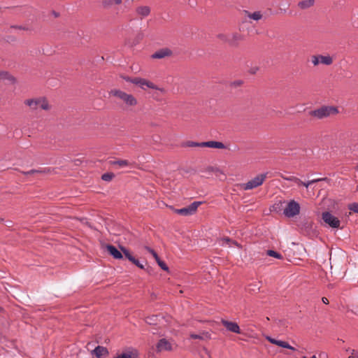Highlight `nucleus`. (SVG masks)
Returning a JSON list of instances; mask_svg holds the SVG:
<instances>
[{
	"instance_id": "28",
	"label": "nucleus",
	"mask_w": 358,
	"mask_h": 358,
	"mask_svg": "<svg viewBox=\"0 0 358 358\" xmlns=\"http://www.w3.org/2000/svg\"><path fill=\"white\" fill-rule=\"evenodd\" d=\"M121 250L122 253L124 255L126 258H127L130 262L134 260V257L132 256V255L130 253V252L125 248L122 247Z\"/></svg>"
},
{
	"instance_id": "25",
	"label": "nucleus",
	"mask_w": 358,
	"mask_h": 358,
	"mask_svg": "<svg viewBox=\"0 0 358 358\" xmlns=\"http://www.w3.org/2000/svg\"><path fill=\"white\" fill-rule=\"evenodd\" d=\"M115 358H137L135 355L131 351L123 352L120 354H118Z\"/></svg>"
},
{
	"instance_id": "35",
	"label": "nucleus",
	"mask_w": 358,
	"mask_h": 358,
	"mask_svg": "<svg viewBox=\"0 0 358 358\" xmlns=\"http://www.w3.org/2000/svg\"><path fill=\"white\" fill-rule=\"evenodd\" d=\"M347 352L350 353L349 358H358V351L355 350L348 349Z\"/></svg>"
},
{
	"instance_id": "33",
	"label": "nucleus",
	"mask_w": 358,
	"mask_h": 358,
	"mask_svg": "<svg viewBox=\"0 0 358 358\" xmlns=\"http://www.w3.org/2000/svg\"><path fill=\"white\" fill-rule=\"evenodd\" d=\"M156 262H157L158 265L160 266V268L164 270V271H168L169 268L168 266H166V263L163 261H162L160 259V258H159L158 259L156 260Z\"/></svg>"
},
{
	"instance_id": "3",
	"label": "nucleus",
	"mask_w": 358,
	"mask_h": 358,
	"mask_svg": "<svg viewBox=\"0 0 358 358\" xmlns=\"http://www.w3.org/2000/svg\"><path fill=\"white\" fill-rule=\"evenodd\" d=\"M337 113L338 110L335 107H322L317 110L312 111L311 115L319 119H322L329 116L331 114H336Z\"/></svg>"
},
{
	"instance_id": "2",
	"label": "nucleus",
	"mask_w": 358,
	"mask_h": 358,
	"mask_svg": "<svg viewBox=\"0 0 358 358\" xmlns=\"http://www.w3.org/2000/svg\"><path fill=\"white\" fill-rule=\"evenodd\" d=\"M267 173L257 175L248 182L243 184L244 190H250L262 185L266 178Z\"/></svg>"
},
{
	"instance_id": "36",
	"label": "nucleus",
	"mask_w": 358,
	"mask_h": 358,
	"mask_svg": "<svg viewBox=\"0 0 358 358\" xmlns=\"http://www.w3.org/2000/svg\"><path fill=\"white\" fill-rule=\"evenodd\" d=\"M186 145L189 146V147H203L201 145V143H197V142H194V141H188L186 143Z\"/></svg>"
},
{
	"instance_id": "31",
	"label": "nucleus",
	"mask_w": 358,
	"mask_h": 358,
	"mask_svg": "<svg viewBox=\"0 0 358 358\" xmlns=\"http://www.w3.org/2000/svg\"><path fill=\"white\" fill-rule=\"evenodd\" d=\"M284 179L286 180H288V181L294 182L298 185H300V184L302 183V181L300 179H299L296 177H294V176L284 178Z\"/></svg>"
},
{
	"instance_id": "19",
	"label": "nucleus",
	"mask_w": 358,
	"mask_h": 358,
	"mask_svg": "<svg viewBox=\"0 0 358 358\" xmlns=\"http://www.w3.org/2000/svg\"><path fill=\"white\" fill-rule=\"evenodd\" d=\"M246 16L251 20L258 21L263 17L261 11H255L254 13H250L249 11L245 10Z\"/></svg>"
},
{
	"instance_id": "16",
	"label": "nucleus",
	"mask_w": 358,
	"mask_h": 358,
	"mask_svg": "<svg viewBox=\"0 0 358 358\" xmlns=\"http://www.w3.org/2000/svg\"><path fill=\"white\" fill-rule=\"evenodd\" d=\"M190 338L192 339H199L201 341L209 340L211 338L210 334L208 331H202L199 334H190Z\"/></svg>"
},
{
	"instance_id": "12",
	"label": "nucleus",
	"mask_w": 358,
	"mask_h": 358,
	"mask_svg": "<svg viewBox=\"0 0 358 358\" xmlns=\"http://www.w3.org/2000/svg\"><path fill=\"white\" fill-rule=\"evenodd\" d=\"M172 52L169 48H162L157 51H156L152 55V57L154 59H162L166 57H169L171 55Z\"/></svg>"
},
{
	"instance_id": "46",
	"label": "nucleus",
	"mask_w": 358,
	"mask_h": 358,
	"mask_svg": "<svg viewBox=\"0 0 358 358\" xmlns=\"http://www.w3.org/2000/svg\"><path fill=\"white\" fill-rule=\"evenodd\" d=\"M203 350H204L205 353H206L208 357H210V352H209V351H208L206 348H204V349H203Z\"/></svg>"
},
{
	"instance_id": "6",
	"label": "nucleus",
	"mask_w": 358,
	"mask_h": 358,
	"mask_svg": "<svg viewBox=\"0 0 358 358\" xmlns=\"http://www.w3.org/2000/svg\"><path fill=\"white\" fill-rule=\"evenodd\" d=\"M322 220L323 221L327 224L331 228H339L341 224V221L334 215H332L329 212H324L322 213Z\"/></svg>"
},
{
	"instance_id": "17",
	"label": "nucleus",
	"mask_w": 358,
	"mask_h": 358,
	"mask_svg": "<svg viewBox=\"0 0 358 358\" xmlns=\"http://www.w3.org/2000/svg\"><path fill=\"white\" fill-rule=\"evenodd\" d=\"M241 39V36L238 33H232L229 34L227 38L224 39V42H227L231 45H234L238 41Z\"/></svg>"
},
{
	"instance_id": "30",
	"label": "nucleus",
	"mask_w": 358,
	"mask_h": 358,
	"mask_svg": "<svg viewBox=\"0 0 358 358\" xmlns=\"http://www.w3.org/2000/svg\"><path fill=\"white\" fill-rule=\"evenodd\" d=\"M114 177V174L112 173H103L101 176V179L104 181L109 182Z\"/></svg>"
},
{
	"instance_id": "21",
	"label": "nucleus",
	"mask_w": 358,
	"mask_h": 358,
	"mask_svg": "<svg viewBox=\"0 0 358 358\" xmlns=\"http://www.w3.org/2000/svg\"><path fill=\"white\" fill-rule=\"evenodd\" d=\"M161 320L162 317H160L159 315H155L150 317H148L145 319V322L150 325H155L158 324V322H159Z\"/></svg>"
},
{
	"instance_id": "13",
	"label": "nucleus",
	"mask_w": 358,
	"mask_h": 358,
	"mask_svg": "<svg viewBox=\"0 0 358 358\" xmlns=\"http://www.w3.org/2000/svg\"><path fill=\"white\" fill-rule=\"evenodd\" d=\"M201 145L203 147H208L212 148H218V149H224L225 148V145L222 142L210 141L206 142H201Z\"/></svg>"
},
{
	"instance_id": "20",
	"label": "nucleus",
	"mask_w": 358,
	"mask_h": 358,
	"mask_svg": "<svg viewBox=\"0 0 358 358\" xmlns=\"http://www.w3.org/2000/svg\"><path fill=\"white\" fill-rule=\"evenodd\" d=\"M136 13L141 17H146L150 13V9L148 6H140L136 8Z\"/></svg>"
},
{
	"instance_id": "9",
	"label": "nucleus",
	"mask_w": 358,
	"mask_h": 358,
	"mask_svg": "<svg viewBox=\"0 0 358 358\" xmlns=\"http://www.w3.org/2000/svg\"><path fill=\"white\" fill-rule=\"evenodd\" d=\"M157 351H171L172 350L171 343L165 338L160 339L157 344Z\"/></svg>"
},
{
	"instance_id": "7",
	"label": "nucleus",
	"mask_w": 358,
	"mask_h": 358,
	"mask_svg": "<svg viewBox=\"0 0 358 358\" xmlns=\"http://www.w3.org/2000/svg\"><path fill=\"white\" fill-rule=\"evenodd\" d=\"M25 103L33 110L38 108L48 110L49 108L48 102L45 99H27Z\"/></svg>"
},
{
	"instance_id": "42",
	"label": "nucleus",
	"mask_w": 358,
	"mask_h": 358,
	"mask_svg": "<svg viewBox=\"0 0 358 358\" xmlns=\"http://www.w3.org/2000/svg\"><path fill=\"white\" fill-rule=\"evenodd\" d=\"M300 185H303L306 188H308L310 185V183H309V181H308L306 182L302 181V183H301Z\"/></svg>"
},
{
	"instance_id": "1",
	"label": "nucleus",
	"mask_w": 358,
	"mask_h": 358,
	"mask_svg": "<svg viewBox=\"0 0 358 358\" xmlns=\"http://www.w3.org/2000/svg\"><path fill=\"white\" fill-rule=\"evenodd\" d=\"M110 94L119 99L128 106H134L137 104V100L132 94H127L120 90H112Z\"/></svg>"
},
{
	"instance_id": "44",
	"label": "nucleus",
	"mask_w": 358,
	"mask_h": 358,
	"mask_svg": "<svg viewBox=\"0 0 358 358\" xmlns=\"http://www.w3.org/2000/svg\"><path fill=\"white\" fill-rule=\"evenodd\" d=\"M322 301L324 303V304H328L329 303V300L326 297H322Z\"/></svg>"
},
{
	"instance_id": "14",
	"label": "nucleus",
	"mask_w": 358,
	"mask_h": 358,
	"mask_svg": "<svg viewBox=\"0 0 358 358\" xmlns=\"http://www.w3.org/2000/svg\"><path fill=\"white\" fill-rule=\"evenodd\" d=\"M106 248L109 254L115 259H120L122 258V252L119 251L114 245H108Z\"/></svg>"
},
{
	"instance_id": "26",
	"label": "nucleus",
	"mask_w": 358,
	"mask_h": 358,
	"mask_svg": "<svg viewBox=\"0 0 358 358\" xmlns=\"http://www.w3.org/2000/svg\"><path fill=\"white\" fill-rule=\"evenodd\" d=\"M222 245L227 244L229 247L237 246L241 248L240 245L236 241H231L229 238H224L221 240Z\"/></svg>"
},
{
	"instance_id": "34",
	"label": "nucleus",
	"mask_w": 358,
	"mask_h": 358,
	"mask_svg": "<svg viewBox=\"0 0 358 358\" xmlns=\"http://www.w3.org/2000/svg\"><path fill=\"white\" fill-rule=\"evenodd\" d=\"M311 62L314 66H317L320 64V55L312 56Z\"/></svg>"
},
{
	"instance_id": "47",
	"label": "nucleus",
	"mask_w": 358,
	"mask_h": 358,
	"mask_svg": "<svg viewBox=\"0 0 358 358\" xmlns=\"http://www.w3.org/2000/svg\"><path fill=\"white\" fill-rule=\"evenodd\" d=\"M241 84V81L238 80L234 83V85H240Z\"/></svg>"
},
{
	"instance_id": "45",
	"label": "nucleus",
	"mask_w": 358,
	"mask_h": 358,
	"mask_svg": "<svg viewBox=\"0 0 358 358\" xmlns=\"http://www.w3.org/2000/svg\"><path fill=\"white\" fill-rule=\"evenodd\" d=\"M257 70H258V68L257 67H255V68L251 69L250 72L252 73H255Z\"/></svg>"
},
{
	"instance_id": "41",
	"label": "nucleus",
	"mask_w": 358,
	"mask_h": 358,
	"mask_svg": "<svg viewBox=\"0 0 358 358\" xmlns=\"http://www.w3.org/2000/svg\"><path fill=\"white\" fill-rule=\"evenodd\" d=\"M227 36H228V35H224V34H219L218 35V38L223 41H224L225 38H227Z\"/></svg>"
},
{
	"instance_id": "23",
	"label": "nucleus",
	"mask_w": 358,
	"mask_h": 358,
	"mask_svg": "<svg viewBox=\"0 0 358 358\" xmlns=\"http://www.w3.org/2000/svg\"><path fill=\"white\" fill-rule=\"evenodd\" d=\"M121 3L122 0H103L102 4L103 7L109 8L115 4H120Z\"/></svg>"
},
{
	"instance_id": "8",
	"label": "nucleus",
	"mask_w": 358,
	"mask_h": 358,
	"mask_svg": "<svg viewBox=\"0 0 358 358\" xmlns=\"http://www.w3.org/2000/svg\"><path fill=\"white\" fill-rule=\"evenodd\" d=\"M130 82L138 85L143 90H145L147 88L157 89L156 85L144 78H135L132 80H130Z\"/></svg>"
},
{
	"instance_id": "22",
	"label": "nucleus",
	"mask_w": 358,
	"mask_h": 358,
	"mask_svg": "<svg viewBox=\"0 0 358 358\" xmlns=\"http://www.w3.org/2000/svg\"><path fill=\"white\" fill-rule=\"evenodd\" d=\"M315 3V0H303L299 2L298 6L301 9H307L311 7Z\"/></svg>"
},
{
	"instance_id": "38",
	"label": "nucleus",
	"mask_w": 358,
	"mask_h": 358,
	"mask_svg": "<svg viewBox=\"0 0 358 358\" xmlns=\"http://www.w3.org/2000/svg\"><path fill=\"white\" fill-rule=\"evenodd\" d=\"M133 264H134L136 266H137L140 268H143L144 266L143 264H141L138 259L134 258V261H131Z\"/></svg>"
},
{
	"instance_id": "43",
	"label": "nucleus",
	"mask_w": 358,
	"mask_h": 358,
	"mask_svg": "<svg viewBox=\"0 0 358 358\" xmlns=\"http://www.w3.org/2000/svg\"><path fill=\"white\" fill-rule=\"evenodd\" d=\"M155 90L160 92L162 94H164L166 92V90L164 88L158 87L157 86V89H155Z\"/></svg>"
},
{
	"instance_id": "18",
	"label": "nucleus",
	"mask_w": 358,
	"mask_h": 358,
	"mask_svg": "<svg viewBox=\"0 0 358 358\" xmlns=\"http://www.w3.org/2000/svg\"><path fill=\"white\" fill-rule=\"evenodd\" d=\"M7 80L9 83H14L15 82V78L11 76L8 71H0V81Z\"/></svg>"
},
{
	"instance_id": "37",
	"label": "nucleus",
	"mask_w": 358,
	"mask_h": 358,
	"mask_svg": "<svg viewBox=\"0 0 358 358\" xmlns=\"http://www.w3.org/2000/svg\"><path fill=\"white\" fill-rule=\"evenodd\" d=\"M145 248L153 256V257L155 259V260H157L159 258L158 255L154 250H152V248H150L149 247H146Z\"/></svg>"
},
{
	"instance_id": "11",
	"label": "nucleus",
	"mask_w": 358,
	"mask_h": 358,
	"mask_svg": "<svg viewBox=\"0 0 358 358\" xmlns=\"http://www.w3.org/2000/svg\"><path fill=\"white\" fill-rule=\"evenodd\" d=\"M221 322L228 331L236 334H240V327L236 322H229L225 320H222Z\"/></svg>"
},
{
	"instance_id": "27",
	"label": "nucleus",
	"mask_w": 358,
	"mask_h": 358,
	"mask_svg": "<svg viewBox=\"0 0 358 358\" xmlns=\"http://www.w3.org/2000/svg\"><path fill=\"white\" fill-rule=\"evenodd\" d=\"M112 164L118 165L120 167H125L128 166L130 164V163L127 160H117L113 162Z\"/></svg>"
},
{
	"instance_id": "15",
	"label": "nucleus",
	"mask_w": 358,
	"mask_h": 358,
	"mask_svg": "<svg viewBox=\"0 0 358 358\" xmlns=\"http://www.w3.org/2000/svg\"><path fill=\"white\" fill-rule=\"evenodd\" d=\"M93 354L97 358H103V357H105V356L108 355V351L106 348L98 345L93 350Z\"/></svg>"
},
{
	"instance_id": "4",
	"label": "nucleus",
	"mask_w": 358,
	"mask_h": 358,
	"mask_svg": "<svg viewBox=\"0 0 358 358\" xmlns=\"http://www.w3.org/2000/svg\"><path fill=\"white\" fill-rule=\"evenodd\" d=\"M300 212V206L298 202L290 201L283 210L284 215L287 217H292Z\"/></svg>"
},
{
	"instance_id": "29",
	"label": "nucleus",
	"mask_w": 358,
	"mask_h": 358,
	"mask_svg": "<svg viewBox=\"0 0 358 358\" xmlns=\"http://www.w3.org/2000/svg\"><path fill=\"white\" fill-rule=\"evenodd\" d=\"M266 253L270 257H275L278 259H282V255H280V253H278L274 250H267Z\"/></svg>"
},
{
	"instance_id": "39",
	"label": "nucleus",
	"mask_w": 358,
	"mask_h": 358,
	"mask_svg": "<svg viewBox=\"0 0 358 358\" xmlns=\"http://www.w3.org/2000/svg\"><path fill=\"white\" fill-rule=\"evenodd\" d=\"M325 180V178L313 179V180H309V183H310V185H312L313 183H315V182H320V181H322V180Z\"/></svg>"
},
{
	"instance_id": "10",
	"label": "nucleus",
	"mask_w": 358,
	"mask_h": 358,
	"mask_svg": "<svg viewBox=\"0 0 358 358\" xmlns=\"http://www.w3.org/2000/svg\"><path fill=\"white\" fill-rule=\"evenodd\" d=\"M266 339L267 341H268L271 343L272 344H275L278 346H280V347H282V348H287V349H289V350H295L296 349L291 346L288 343L285 342V341H280V340H277L275 338H273L269 336H266Z\"/></svg>"
},
{
	"instance_id": "32",
	"label": "nucleus",
	"mask_w": 358,
	"mask_h": 358,
	"mask_svg": "<svg viewBox=\"0 0 358 358\" xmlns=\"http://www.w3.org/2000/svg\"><path fill=\"white\" fill-rule=\"evenodd\" d=\"M348 208L351 211L358 213V203L354 202L348 205Z\"/></svg>"
},
{
	"instance_id": "24",
	"label": "nucleus",
	"mask_w": 358,
	"mask_h": 358,
	"mask_svg": "<svg viewBox=\"0 0 358 358\" xmlns=\"http://www.w3.org/2000/svg\"><path fill=\"white\" fill-rule=\"evenodd\" d=\"M333 62V59L331 57L327 55H320V64H323L325 65H331Z\"/></svg>"
},
{
	"instance_id": "5",
	"label": "nucleus",
	"mask_w": 358,
	"mask_h": 358,
	"mask_svg": "<svg viewBox=\"0 0 358 358\" xmlns=\"http://www.w3.org/2000/svg\"><path fill=\"white\" fill-rule=\"evenodd\" d=\"M202 203L201 201H194L190 205L180 209H176L175 212L183 216L193 215L197 210L198 207Z\"/></svg>"
},
{
	"instance_id": "40",
	"label": "nucleus",
	"mask_w": 358,
	"mask_h": 358,
	"mask_svg": "<svg viewBox=\"0 0 358 358\" xmlns=\"http://www.w3.org/2000/svg\"><path fill=\"white\" fill-rule=\"evenodd\" d=\"M42 172H43V171H41V170L32 169V170L28 171L27 173V174H32V173H42Z\"/></svg>"
}]
</instances>
